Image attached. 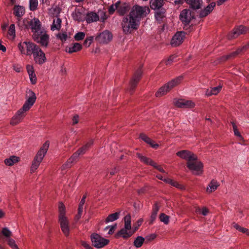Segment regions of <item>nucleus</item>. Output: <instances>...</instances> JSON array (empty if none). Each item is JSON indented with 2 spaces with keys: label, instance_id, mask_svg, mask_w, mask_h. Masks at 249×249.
<instances>
[{
  "label": "nucleus",
  "instance_id": "16",
  "mask_svg": "<svg viewBox=\"0 0 249 249\" xmlns=\"http://www.w3.org/2000/svg\"><path fill=\"white\" fill-rule=\"evenodd\" d=\"M173 103L176 107L179 108H193L195 106V103L192 101L182 99H175Z\"/></svg>",
  "mask_w": 249,
  "mask_h": 249
},
{
  "label": "nucleus",
  "instance_id": "2",
  "mask_svg": "<svg viewBox=\"0 0 249 249\" xmlns=\"http://www.w3.org/2000/svg\"><path fill=\"white\" fill-rule=\"evenodd\" d=\"M49 145L50 143L48 141L45 142L35 155L30 167V172L31 173H35L39 167L47 152Z\"/></svg>",
  "mask_w": 249,
  "mask_h": 249
},
{
  "label": "nucleus",
  "instance_id": "7",
  "mask_svg": "<svg viewBox=\"0 0 249 249\" xmlns=\"http://www.w3.org/2000/svg\"><path fill=\"white\" fill-rule=\"evenodd\" d=\"M149 12L150 9L148 7L136 5L133 7L130 14L135 18H138L140 22V19L145 17Z\"/></svg>",
  "mask_w": 249,
  "mask_h": 249
},
{
  "label": "nucleus",
  "instance_id": "44",
  "mask_svg": "<svg viewBox=\"0 0 249 249\" xmlns=\"http://www.w3.org/2000/svg\"><path fill=\"white\" fill-rule=\"evenodd\" d=\"M38 6L37 0H29V7L31 11H35L36 9Z\"/></svg>",
  "mask_w": 249,
  "mask_h": 249
},
{
  "label": "nucleus",
  "instance_id": "30",
  "mask_svg": "<svg viewBox=\"0 0 249 249\" xmlns=\"http://www.w3.org/2000/svg\"><path fill=\"white\" fill-rule=\"evenodd\" d=\"M130 7L129 4L126 3H121L118 8V12L120 15H123L125 14L130 9Z\"/></svg>",
  "mask_w": 249,
  "mask_h": 249
},
{
  "label": "nucleus",
  "instance_id": "36",
  "mask_svg": "<svg viewBox=\"0 0 249 249\" xmlns=\"http://www.w3.org/2000/svg\"><path fill=\"white\" fill-rule=\"evenodd\" d=\"M144 242V238L141 236H139L135 239L134 246L137 248H140L142 246Z\"/></svg>",
  "mask_w": 249,
  "mask_h": 249
},
{
  "label": "nucleus",
  "instance_id": "59",
  "mask_svg": "<svg viewBox=\"0 0 249 249\" xmlns=\"http://www.w3.org/2000/svg\"><path fill=\"white\" fill-rule=\"evenodd\" d=\"M209 13L206 11V9L202 10L200 13V17H205L208 15Z\"/></svg>",
  "mask_w": 249,
  "mask_h": 249
},
{
  "label": "nucleus",
  "instance_id": "52",
  "mask_svg": "<svg viewBox=\"0 0 249 249\" xmlns=\"http://www.w3.org/2000/svg\"><path fill=\"white\" fill-rule=\"evenodd\" d=\"M215 6V3L214 2H212L209 4L206 8V11L210 14L214 9Z\"/></svg>",
  "mask_w": 249,
  "mask_h": 249
},
{
  "label": "nucleus",
  "instance_id": "25",
  "mask_svg": "<svg viewBox=\"0 0 249 249\" xmlns=\"http://www.w3.org/2000/svg\"><path fill=\"white\" fill-rule=\"evenodd\" d=\"M25 14V9L24 7L20 5H15L14 8V14L17 17L18 19H19Z\"/></svg>",
  "mask_w": 249,
  "mask_h": 249
},
{
  "label": "nucleus",
  "instance_id": "24",
  "mask_svg": "<svg viewBox=\"0 0 249 249\" xmlns=\"http://www.w3.org/2000/svg\"><path fill=\"white\" fill-rule=\"evenodd\" d=\"M36 97L34 91L31 89H29L27 91L25 102L34 105L36 102Z\"/></svg>",
  "mask_w": 249,
  "mask_h": 249
},
{
  "label": "nucleus",
  "instance_id": "17",
  "mask_svg": "<svg viewBox=\"0 0 249 249\" xmlns=\"http://www.w3.org/2000/svg\"><path fill=\"white\" fill-rule=\"evenodd\" d=\"M180 20L184 25H188L194 18V15L189 9L183 10L179 15Z\"/></svg>",
  "mask_w": 249,
  "mask_h": 249
},
{
  "label": "nucleus",
  "instance_id": "60",
  "mask_svg": "<svg viewBox=\"0 0 249 249\" xmlns=\"http://www.w3.org/2000/svg\"><path fill=\"white\" fill-rule=\"evenodd\" d=\"M176 57V56L175 55L171 56L166 62V64L167 65H170L173 61V60Z\"/></svg>",
  "mask_w": 249,
  "mask_h": 249
},
{
  "label": "nucleus",
  "instance_id": "10",
  "mask_svg": "<svg viewBox=\"0 0 249 249\" xmlns=\"http://www.w3.org/2000/svg\"><path fill=\"white\" fill-rule=\"evenodd\" d=\"M33 38L41 46L47 47L49 42L50 36L45 29L41 30L39 34L33 36Z\"/></svg>",
  "mask_w": 249,
  "mask_h": 249
},
{
  "label": "nucleus",
  "instance_id": "55",
  "mask_svg": "<svg viewBox=\"0 0 249 249\" xmlns=\"http://www.w3.org/2000/svg\"><path fill=\"white\" fill-rule=\"evenodd\" d=\"M222 87L221 86H218L216 87H214L212 91L213 92V94L214 95L217 94L219 91H220Z\"/></svg>",
  "mask_w": 249,
  "mask_h": 249
},
{
  "label": "nucleus",
  "instance_id": "43",
  "mask_svg": "<svg viewBox=\"0 0 249 249\" xmlns=\"http://www.w3.org/2000/svg\"><path fill=\"white\" fill-rule=\"evenodd\" d=\"M159 218L161 222L166 225L168 224L169 222V216L164 213H162L160 215Z\"/></svg>",
  "mask_w": 249,
  "mask_h": 249
},
{
  "label": "nucleus",
  "instance_id": "15",
  "mask_svg": "<svg viewBox=\"0 0 249 249\" xmlns=\"http://www.w3.org/2000/svg\"><path fill=\"white\" fill-rule=\"evenodd\" d=\"M29 26L33 33V36L39 33L42 30H45L42 27L40 20L37 18H34L29 22Z\"/></svg>",
  "mask_w": 249,
  "mask_h": 249
},
{
  "label": "nucleus",
  "instance_id": "23",
  "mask_svg": "<svg viewBox=\"0 0 249 249\" xmlns=\"http://www.w3.org/2000/svg\"><path fill=\"white\" fill-rule=\"evenodd\" d=\"M219 183L215 179H212L208 184L206 191L208 194L214 192L219 187Z\"/></svg>",
  "mask_w": 249,
  "mask_h": 249
},
{
  "label": "nucleus",
  "instance_id": "63",
  "mask_svg": "<svg viewBox=\"0 0 249 249\" xmlns=\"http://www.w3.org/2000/svg\"><path fill=\"white\" fill-rule=\"evenodd\" d=\"M249 47V42L246 45L242 47L241 48L239 49L237 52H235L236 53H238L239 52H241L243 50L247 49Z\"/></svg>",
  "mask_w": 249,
  "mask_h": 249
},
{
  "label": "nucleus",
  "instance_id": "46",
  "mask_svg": "<svg viewBox=\"0 0 249 249\" xmlns=\"http://www.w3.org/2000/svg\"><path fill=\"white\" fill-rule=\"evenodd\" d=\"M119 4L120 1H117L115 3L110 6L108 8V12L109 14H112L116 10L118 11V8L119 7Z\"/></svg>",
  "mask_w": 249,
  "mask_h": 249
},
{
  "label": "nucleus",
  "instance_id": "14",
  "mask_svg": "<svg viewBox=\"0 0 249 249\" xmlns=\"http://www.w3.org/2000/svg\"><path fill=\"white\" fill-rule=\"evenodd\" d=\"M112 39V35L111 33L105 30L97 36L95 39L100 44H106L109 43Z\"/></svg>",
  "mask_w": 249,
  "mask_h": 249
},
{
  "label": "nucleus",
  "instance_id": "57",
  "mask_svg": "<svg viewBox=\"0 0 249 249\" xmlns=\"http://www.w3.org/2000/svg\"><path fill=\"white\" fill-rule=\"evenodd\" d=\"M86 198V196H83L82 198L81 199V200L79 204L78 208H79V209L80 208L81 209H83V206L85 203Z\"/></svg>",
  "mask_w": 249,
  "mask_h": 249
},
{
  "label": "nucleus",
  "instance_id": "22",
  "mask_svg": "<svg viewBox=\"0 0 249 249\" xmlns=\"http://www.w3.org/2000/svg\"><path fill=\"white\" fill-rule=\"evenodd\" d=\"M62 20L57 16L53 17V23L51 25V30L52 31H59L61 28Z\"/></svg>",
  "mask_w": 249,
  "mask_h": 249
},
{
  "label": "nucleus",
  "instance_id": "18",
  "mask_svg": "<svg viewBox=\"0 0 249 249\" xmlns=\"http://www.w3.org/2000/svg\"><path fill=\"white\" fill-rule=\"evenodd\" d=\"M26 113H23L20 109L18 110L15 114L11 118L10 124L12 125H16L21 122L25 117Z\"/></svg>",
  "mask_w": 249,
  "mask_h": 249
},
{
  "label": "nucleus",
  "instance_id": "28",
  "mask_svg": "<svg viewBox=\"0 0 249 249\" xmlns=\"http://www.w3.org/2000/svg\"><path fill=\"white\" fill-rule=\"evenodd\" d=\"M7 37L9 39L13 40L16 37L15 25L14 23L11 24L8 28Z\"/></svg>",
  "mask_w": 249,
  "mask_h": 249
},
{
  "label": "nucleus",
  "instance_id": "64",
  "mask_svg": "<svg viewBox=\"0 0 249 249\" xmlns=\"http://www.w3.org/2000/svg\"><path fill=\"white\" fill-rule=\"evenodd\" d=\"M140 138L143 141H144L145 142H146V141L148 140V139H149V137H147L146 135H145L144 134H141L140 136Z\"/></svg>",
  "mask_w": 249,
  "mask_h": 249
},
{
  "label": "nucleus",
  "instance_id": "61",
  "mask_svg": "<svg viewBox=\"0 0 249 249\" xmlns=\"http://www.w3.org/2000/svg\"><path fill=\"white\" fill-rule=\"evenodd\" d=\"M201 213L202 215L206 216L208 214L209 210L205 207L203 208L201 210Z\"/></svg>",
  "mask_w": 249,
  "mask_h": 249
},
{
  "label": "nucleus",
  "instance_id": "49",
  "mask_svg": "<svg viewBox=\"0 0 249 249\" xmlns=\"http://www.w3.org/2000/svg\"><path fill=\"white\" fill-rule=\"evenodd\" d=\"M94 37L92 36L87 37L84 40V45L86 47H89L93 41Z\"/></svg>",
  "mask_w": 249,
  "mask_h": 249
},
{
  "label": "nucleus",
  "instance_id": "41",
  "mask_svg": "<svg viewBox=\"0 0 249 249\" xmlns=\"http://www.w3.org/2000/svg\"><path fill=\"white\" fill-rule=\"evenodd\" d=\"M116 227H117V224H114L113 225H110V226H107L104 229V231H108L107 234H112L114 233L115 229H116Z\"/></svg>",
  "mask_w": 249,
  "mask_h": 249
},
{
  "label": "nucleus",
  "instance_id": "42",
  "mask_svg": "<svg viewBox=\"0 0 249 249\" xmlns=\"http://www.w3.org/2000/svg\"><path fill=\"white\" fill-rule=\"evenodd\" d=\"M8 245L12 249H19L18 245L16 244L15 241L11 238H9L6 239Z\"/></svg>",
  "mask_w": 249,
  "mask_h": 249
},
{
  "label": "nucleus",
  "instance_id": "62",
  "mask_svg": "<svg viewBox=\"0 0 249 249\" xmlns=\"http://www.w3.org/2000/svg\"><path fill=\"white\" fill-rule=\"evenodd\" d=\"M79 120V117L78 115H75L73 117L72 119V124L74 125L78 123Z\"/></svg>",
  "mask_w": 249,
  "mask_h": 249
},
{
  "label": "nucleus",
  "instance_id": "53",
  "mask_svg": "<svg viewBox=\"0 0 249 249\" xmlns=\"http://www.w3.org/2000/svg\"><path fill=\"white\" fill-rule=\"evenodd\" d=\"M83 209L78 208V213L74 217V221L75 222L78 221L81 217Z\"/></svg>",
  "mask_w": 249,
  "mask_h": 249
},
{
  "label": "nucleus",
  "instance_id": "3",
  "mask_svg": "<svg viewBox=\"0 0 249 249\" xmlns=\"http://www.w3.org/2000/svg\"><path fill=\"white\" fill-rule=\"evenodd\" d=\"M140 22L138 18H135L130 14L128 17L123 19L122 26L123 31L125 34L131 33L133 30H136L139 26Z\"/></svg>",
  "mask_w": 249,
  "mask_h": 249
},
{
  "label": "nucleus",
  "instance_id": "13",
  "mask_svg": "<svg viewBox=\"0 0 249 249\" xmlns=\"http://www.w3.org/2000/svg\"><path fill=\"white\" fill-rule=\"evenodd\" d=\"M32 54L35 62L37 64L41 65L46 61L45 54L38 46L35 49Z\"/></svg>",
  "mask_w": 249,
  "mask_h": 249
},
{
  "label": "nucleus",
  "instance_id": "37",
  "mask_svg": "<svg viewBox=\"0 0 249 249\" xmlns=\"http://www.w3.org/2000/svg\"><path fill=\"white\" fill-rule=\"evenodd\" d=\"M1 234L7 239L11 238L12 235V231L7 227L3 228L1 231Z\"/></svg>",
  "mask_w": 249,
  "mask_h": 249
},
{
  "label": "nucleus",
  "instance_id": "26",
  "mask_svg": "<svg viewBox=\"0 0 249 249\" xmlns=\"http://www.w3.org/2000/svg\"><path fill=\"white\" fill-rule=\"evenodd\" d=\"M187 4L194 9H198L202 4V0H185Z\"/></svg>",
  "mask_w": 249,
  "mask_h": 249
},
{
  "label": "nucleus",
  "instance_id": "56",
  "mask_svg": "<svg viewBox=\"0 0 249 249\" xmlns=\"http://www.w3.org/2000/svg\"><path fill=\"white\" fill-rule=\"evenodd\" d=\"M13 68L17 72H19L22 69V67L19 64H13Z\"/></svg>",
  "mask_w": 249,
  "mask_h": 249
},
{
  "label": "nucleus",
  "instance_id": "11",
  "mask_svg": "<svg viewBox=\"0 0 249 249\" xmlns=\"http://www.w3.org/2000/svg\"><path fill=\"white\" fill-rule=\"evenodd\" d=\"M176 155L179 158L184 160L187 161V163L192 161V160H197V156L193 152L187 150H182L178 151Z\"/></svg>",
  "mask_w": 249,
  "mask_h": 249
},
{
  "label": "nucleus",
  "instance_id": "39",
  "mask_svg": "<svg viewBox=\"0 0 249 249\" xmlns=\"http://www.w3.org/2000/svg\"><path fill=\"white\" fill-rule=\"evenodd\" d=\"M231 124L232 125L234 135L238 137L240 140H243V137L239 131L236 124L234 122H231Z\"/></svg>",
  "mask_w": 249,
  "mask_h": 249
},
{
  "label": "nucleus",
  "instance_id": "32",
  "mask_svg": "<svg viewBox=\"0 0 249 249\" xmlns=\"http://www.w3.org/2000/svg\"><path fill=\"white\" fill-rule=\"evenodd\" d=\"M138 158L144 164L150 165L151 166L154 165L155 162L151 159L147 158L141 154L138 153L137 154Z\"/></svg>",
  "mask_w": 249,
  "mask_h": 249
},
{
  "label": "nucleus",
  "instance_id": "33",
  "mask_svg": "<svg viewBox=\"0 0 249 249\" xmlns=\"http://www.w3.org/2000/svg\"><path fill=\"white\" fill-rule=\"evenodd\" d=\"M163 0H152L150 1V6L152 9L158 10L163 5Z\"/></svg>",
  "mask_w": 249,
  "mask_h": 249
},
{
  "label": "nucleus",
  "instance_id": "45",
  "mask_svg": "<svg viewBox=\"0 0 249 249\" xmlns=\"http://www.w3.org/2000/svg\"><path fill=\"white\" fill-rule=\"evenodd\" d=\"M33 106V105L25 102L22 107L19 109L21 111L23 112V113H26V112L31 109Z\"/></svg>",
  "mask_w": 249,
  "mask_h": 249
},
{
  "label": "nucleus",
  "instance_id": "35",
  "mask_svg": "<svg viewBox=\"0 0 249 249\" xmlns=\"http://www.w3.org/2000/svg\"><path fill=\"white\" fill-rule=\"evenodd\" d=\"M120 213L116 212L114 213L109 214L106 219V223L113 222L119 218Z\"/></svg>",
  "mask_w": 249,
  "mask_h": 249
},
{
  "label": "nucleus",
  "instance_id": "5",
  "mask_svg": "<svg viewBox=\"0 0 249 249\" xmlns=\"http://www.w3.org/2000/svg\"><path fill=\"white\" fill-rule=\"evenodd\" d=\"M182 79V77L181 76H179L171 80L160 88L156 92L155 96L158 97L165 95L172 89L179 84Z\"/></svg>",
  "mask_w": 249,
  "mask_h": 249
},
{
  "label": "nucleus",
  "instance_id": "19",
  "mask_svg": "<svg viewBox=\"0 0 249 249\" xmlns=\"http://www.w3.org/2000/svg\"><path fill=\"white\" fill-rule=\"evenodd\" d=\"M184 36L185 33L183 32H177L172 38L171 45L175 47L180 45L183 42Z\"/></svg>",
  "mask_w": 249,
  "mask_h": 249
},
{
  "label": "nucleus",
  "instance_id": "12",
  "mask_svg": "<svg viewBox=\"0 0 249 249\" xmlns=\"http://www.w3.org/2000/svg\"><path fill=\"white\" fill-rule=\"evenodd\" d=\"M93 143L92 141L90 142L87 143L85 146L78 149L73 155L68 160L66 163L64 165L65 166H69V164L75 162L78 157L81 154H83L85 153L87 149Z\"/></svg>",
  "mask_w": 249,
  "mask_h": 249
},
{
  "label": "nucleus",
  "instance_id": "20",
  "mask_svg": "<svg viewBox=\"0 0 249 249\" xmlns=\"http://www.w3.org/2000/svg\"><path fill=\"white\" fill-rule=\"evenodd\" d=\"M26 69L29 74L30 81L31 84L35 85L36 83L37 78L35 74L33 66L31 65H27L26 66Z\"/></svg>",
  "mask_w": 249,
  "mask_h": 249
},
{
  "label": "nucleus",
  "instance_id": "34",
  "mask_svg": "<svg viewBox=\"0 0 249 249\" xmlns=\"http://www.w3.org/2000/svg\"><path fill=\"white\" fill-rule=\"evenodd\" d=\"M19 160V158L17 156H12L4 160V163L7 166H12Z\"/></svg>",
  "mask_w": 249,
  "mask_h": 249
},
{
  "label": "nucleus",
  "instance_id": "54",
  "mask_svg": "<svg viewBox=\"0 0 249 249\" xmlns=\"http://www.w3.org/2000/svg\"><path fill=\"white\" fill-rule=\"evenodd\" d=\"M80 243L85 249H90L92 248L90 244L85 241H81Z\"/></svg>",
  "mask_w": 249,
  "mask_h": 249
},
{
  "label": "nucleus",
  "instance_id": "29",
  "mask_svg": "<svg viewBox=\"0 0 249 249\" xmlns=\"http://www.w3.org/2000/svg\"><path fill=\"white\" fill-rule=\"evenodd\" d=\"M82 49V45L79 43H74L71 45V46L67 47L66 51L69 53H72L78 52L81 50Z\"/></svg>",
  "mask_w": 249,
  "mask_h": 249
},
{
  "label": "nucleus",
  "instance_id": "6",
  "mask_svg": "<svg viewBox=\"0 0 249 249\" xmlns=\"http://www.w3.org/2000/svg\"><path fill=\"white\" fill-rule=\"evenodd\" d=\"M18 48L22 54L31 55L37 45L30 41H24L18 44Z\"/></svg>",
  "mask_w": 249,
  "mask_h": 249
},
{
  "label": "nucleus",
  "instance_id": "31",
  "mask_svg": "<svg viewBox=\"0 0 249 249\" xmlns=\"http://www.w3.org/2000/svg\"><path fill=\"white\" fill-rule=\"evenodd\" d=\"M99 19L98 15L93 12L88 13L86 17V20L88 23L96 22Z\"/></svg>",
  "mask_w": 249,
  "mask_h": 249
},
{
  "label": "nucleus",
  "instance_id": "4",
  "mask_svg": "<svg viewBox=\"0 0 249 249\" xmlns=\"http://www.w3.org/2000/svg\"><path fill=\"white\" fill-rule=\"evenodd\" d=\"M124 227L117 233L116 236L126 239L131 237L135 233L132 228L131 218L130 214H127L124 217Z\"/></svg>",
  "mask_w": 249,
  "mask_h": 249
},
{
  "label": "nucleus",
  "instance_id": "1",
  "mask_svg": "<svg viewBox=\"0 0 249 249\" xmlns=\"http://www.w3.org/2000/svg\"><path fill=\"white\" fill-rule=\"evenodd\" d=\"M66 213L67 210L65 205L63 202H60L58 204V220L62 232L65 236H68L70 232L71 225Z\"/></svg>",
  "mask_w": 249,
  "mask_h": 249
},
{
  "label": "nucleus",
  "instance_id": "8",
  "mask_svg": "<svg viewBox=\"0 0 249 249\" xmlns=\"http://www.w3.org/2000/svg\"><path fill=\"white\" fill-rule=\"evenodd\" d=\"M186 165L194 175H200L203 172V164L201 161L198 160V158L197 160L186 163Z\"/></svg>",
  "mask_w": 249,
  "mask_h": 249
},
{
  "label": "nucleus",
  "instance_id": "58",
  "mask_svg": "<svg viewBox=\"0 0 249 249\" xmlns=\"http://www.w3.org/2000/svg\"><path fill=\"white\" fill-rule=\"evenodd\" d=\"M152 166L154 167V168H155L156 169H158L159 171H160L162 173H165V170L162 167H161L160 166L157 165V164L155 162L154 163V165H153Z\"/></svg>",
  "mask_w": 249,
  "mask_h": 249
},
{
  "label": "nucleus",
  "instance_id": "51",
  "mask_svg": "<svg viewBox=\"0 0 249 249\" xmlns=\"http://www.w3.org/2000/svg\"><path fill=\"white\" fill-rule=\"evenodd\" d=\"M143 222V219L142 218L139 219L135 224L133 225V230L135 232L139 229V227L142 225Z\"/></svg>",
  "mask_w": 249,
  "mask_h": 249
},
{
  "label": "nucleus",
  "instance_id": "48",
  "mask_svg": "<svg viewBox=\"0 0 249 249\" xmlns=\"http://www.w3.org/2000/svg\"><path fill=\"white\" fill-rule=\"evenodd\" d=\"M85 36V34L83 32H79L76 33L74 36V38L76 41H80L82 40Z\"/></svg>",
  "mask_w": 249,
  "mask_h": 249
},
{
  "label": "nucleus",
  "instance_id": "27",
  "mask_svg": "<svg viewBox=\"0 0 249 249\" xmlns=\"http://www.w3.org/2000/svg\"><path fill=\"white\" fill-rule=\"evenodd\" d=\"M142 75V72L141 71V70H139L136 72L133 78H132L130 82V88L131 89H133L136 86Z\"/></svg>",
  "mask_w": 249,
  "mask_h": 249
},
{
  "label": "nucleus",
  "instance_id": "21",
  "mask_svg": "<svg viewBox=\"0 0 249 249\" xmlns=\"http://www.w3.org/2000/svg\"><path fill=\"white\" fill-rule=\"evenodd\" d=\"M249 33V28L246 27L244 26L241 25L235 28L232 31V37H236L239 35Z\"/></svg>",
  "mask_w": 249,
  "mask_h": 249
},
{
  "label": "nucleus",
  "instance_id": "40",
  "mask_svg": "<svg viewBox=\"0 0 249 249\" xmlns=\"http://www.w3.org/2000/svg\"><path fill=\"white\" fill-rule=\"evenodd\" d=\"M56 37L57 39H60L63 42L66 41L69 38L66 32L59 33L56 35Z\"/></svg>",
  "mask_w": 249,
  "mask_h": 249
},
{
  "label": "nucleus",
  "instance_id": "47",
  "mask_svg": "<svg viewBox=\"0 0 249 249\" xmlns=\"http://www.w3.org/2000/svg\"><path fill=\"white\" fill-rule=\"evenodd\" d=\"M164 181L167 183H169L174 186H175L177 188H180V189L181 188V186L180 185H179L178 182L174 181L173 180H172L170 178H164Z\"/></svg>",
  "mask_w": 249,
  "mask_h": 249
},
{
  "label": "nucleus",
  "instance_id": "38",
  "mask_svg": "<svg viewBox=\"0 0 249 249\" xmlns=\"http://www.w3.org/2000/svg\"><path fill=\"white\" fill-rule=\"evenodd\" d=\"M232 226L239 231L245 233L247 235H249V230L248 229L242 227L236 223H233Z\"/></svg>",
  "mask_w": 249,
  "mask_h": 249
},
{
  "label": "nucleus",
  "instance_id": "50",
  "mask_svg": "<svg viewBox=\"0 0 249 249\" xmlns=\"http://www.w3.org/2000/svg\"><path fill=\"white\" fill-rule=\"evenodd\" d=\"M164 16V11H157L155 13V17L157 20L160 21Z\"/></svg>",
  "mask_w": 249,
  "mask_h": 249
},
{
  "label": "nucleus",
  "instance_id": "9",
  "mask_svg": "<svg viewBox=\"0 0 249 249\" xmlns=\"http://www.w3.org/2000/svg\"><path fill=\"white\" fill-rule=\"evenodd\" d=\"M90 239L93 246L97 249L103 248L108 244L109 240L105 238L97 233H92Z\"/></svg>",
  "mask_w": 249,
  "mask_h": 249
}]
</instances>
